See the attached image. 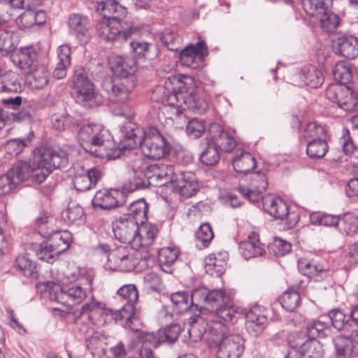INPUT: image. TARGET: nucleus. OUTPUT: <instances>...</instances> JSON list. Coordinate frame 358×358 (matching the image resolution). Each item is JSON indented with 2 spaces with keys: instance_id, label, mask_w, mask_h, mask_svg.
I'll list each match as a JSON object with an SVG mask.
<instances>
[{
  "instance_id": "1",
  "label": "nucleus",
  "mask_w": 358,
  "mask_h": 358,
  "mask_svg": "<svg viewBox=\"0 0 358 358\" xmlns=\"http://www.w3.org/2000/svg\"><path fill=\"white\" fill-rule=\"evenodd\" d=\"M68 161L67 153L64 150L41 147L34 151L29 162L19 161L9 173L16 185L29 180L41 183L53 170L65 167Z\"/></svg>"
},
{
  "instance_id": "2",
  "label": "nucleus",
  "mask_w": 358,
  "mask_h": 358,
  "mask_svg": "<svg viewBox=\"0 0 358 358\" xmlns=\"http://www.w3.org/2000/svg\"><path fill=\"white\" fill-rule=\"evenodd\" d=\"M117 296L122 299L124 304L119 310L113 311L108 308H99L100 303L92 302L91 303H85L81 308V313L87 312H96L101 315L104 322L117 321L118 320H126L125 324L129 327L133 328L132 325L136 321L134 303L138 299V292L136 287L133 284H128L122 286L117 291Z\"/></svg>"
},
{
  "instance_id": "3",
  "label": "nucleus",
  "mask_w": 358,
  "mask_h": 358,
  "mask_svg": "<svg viewBox=\"0 0 358 358\" xmlns=\"http://www.w3.org/2000/svg\"><path fill=\"white\" fill-rule=\"evenodd\" d=\"M208 340V348L217 358H239L245 349V341L238 334L212 336Z\"/></svg>"
},
{
  "instance_id": "4",
  "label": "nucleus",
  "mask_w": 358,
  "mask_h": 358,
  "mask_svg": "<svg viewBox=\"0 0 358 358\" xmlns=\"http://www.w3.org/2000/svg\"><path fill=\"white\" fill-rule=\"evenodd\" d=\"M73 83L72 96L76 103L88 108L98 105L100 101L99 96L83 69L75 70Z\"/></svg>"
},
{
  "instance_id": "5",
  "label": "nucleus",
  "mask_w": 358,
  "mask_h": 358,
  "mask_svg": "<svg viewBox=\"0 0 358 358\" xmlns=\"http://www.w3.org/2000/svg\"><path fill=\"white\" fill-rule=\"evenodd\" d=\"M184 75L172 76L167 78L164 85L156 87L152 93L151 99L161 102L164 107L171 106L178 114V106L184 85Z\"/></svg>"
},
{
  "instance_id": "6",
  "label": "nucleus",
  "mask_w": 358,
  "mask_h": 358,
  "mask_svg": "<svg viewBox=\"0 0 358 358\" xmlns=\"http://www.w3.org/2000/svg\"><path fill=\"white\" fill-rule=\"evenodd\" d=\"M92 280H88L87 287L73 285L71 287H62L59 285L48 281L44 283L45 291L48 292L51 299L64 306H71L81 303L87 296V290H91Z\"/></svg>"
},
{
  "instance_id": "7",
  "label": "nucleus",
  "mask_w": 358,
  "mask_h": 358,
  "mask_svg": "<svg viewBox=\"0 0 358 358\" xmlns=\"http://www.w3.org/2000/svg\"><path fill=\"white\" fill-rule=\"evenodd\" d=\"M139 145L143 154L149 159H160L170 153L171 145L155 127L143 131Z\"/></svg>"
},
{
  "instance_id": "8",
  "label": "nucleus",
  "mask_w": 358,
  "mask_h": 358,
  "mask_svg": "<svg viewBox=\"0 0 358 358\" xmlns=\"http://www.w3.org/2000/svg\"><path fill=\"white\" fill-rule=\"evenodd\" d=\"M191 302L199 312L206 310L215 313L222 305L229 303V297L222 289L199 287L192 291Z\"/></svg>"
},
{
  "instance_id": "9",
  "label": "nucleus",
  "mask_w": 358,
  "mask_h": 358,
  "mask_svg": "<svg viewBox=\"0 0 358 358\" xmlns=\"http://www.w3.org/2000/svg\"><path fill=\"white\" fill-rule=\"evenodd\" d=\"M178 106L179 109L189 110L194 113L203 114L208 108V103L196 94V86L194 79L190 76H184V85Z\"/></svg>"
},
{
  "instance_id": "10",
  "label": "nucleus",
  "mask_w": 358,
  "mask_h": 358,
  "mask_svg": "<svg viewBox=\"0 0 358 358\" xmlns=\"http://www.w3.org/2000/svg\"><path fill=\"white\" fill-rule=\"evenodd\" d=\"M136 31L134 28L131 27L121 30L120 22L115 19H112V20H102L96 25V33L99 38L106 42L113 43L114 45H117L130 39Z\"/></svg>"
},
{
  "instance_id": "11",
  "label": "nucleus",
  "mask_w": 358,
  "mask_h": 358,
  "mask_svg": "<svg viewBox=\"0 0 358 358\" xmlns=\"http://www.w3.org/2000/svg\"><path fill=\"white\" fill-rule=\"evenodd\" d=\"M109 131L98 124L83 125L78 131L77 138L83 148L90 152L93 148H97L105 139L109 137Z\"/></svg>"
},
{
  "instance_id": "12",
  "label": "nucleus",
  "mask_w": 358,
  "mask_h": 358,
  "mask_svg": "<svg viewBox=\"0 0 358 358\" xmlns=\"http://www.w3.org/2000/svg\"><path fill=\"white\" fill-rule=\"evenodd\" d=\"M136 163L143 165L144 177L149 184L164 186L172 183L176 175L173 166L166 164L147 166L141 159L137 160Z\"/></svg>"
},
{
  "instance_id": "13",
  "label": "nucleus",
  "mask_w": 358,
  "mask_h": 358,
  "mask_svg": "<svg viewBox=\"0 0 358 358\" xmlns=\"http://www.w3.org/2000/svg\"><path fill=\"white\" fill-rule=\"evenodd\" d=\"M264 210L276 220H285L288 229L294 227L299 222L294 212H289L287 204L280 198H267L264 202Z\"/></svg>"
},
{
  "instance_id": "14",
  "label": "nucleus",
  "mask_w": 358,
  "mask_h": 358,
  "mask_svg": "<svg viewBox=\"0 0 358 358\" xmlns=\"http://www.w3.org/2000/svg\"><path fill=\"white\" fill-rule=\"evenodd\" d=\"M73 169L75 173L73 184L78 191L84 192L95 187L103 176L102 169L98 166L86 169L83 166H77Z\"/></svg>"
},
{
  "instance_id": "15",
  "label": "nucleus",
  "mask_w": 358,
  "mask_h": 358,
  "mask_svg": "<svg viewBox=\"0 0 358 358\" xmlns=\"http://www.w3.org/2000/svg\"><path fill=\"white\" fill-rule=\"evenodd\" d=\"M289 343L305 358H322L324 350L317 339L307 338L303 333L296 332L289 338Z\"/></svg>"
},
{
  "instance_id": "16",
  "label": "nucleus",
  "mask_w": 358,
  "mask_h": 358,
  "mask_svg": "<svg viewBox=\"0 0 358 358\" xmlns=\"http://www.w3.org/2000/svg\"><path fill=\"white\" fill-rule=\"evenodd\" d=\"M112 226L115 238L123 243H131L141 239L139 225L133 220L120 217L113 222Z\"/></svg>"
},
{
  "instance_id": "17",
  "label": "nucleus",
  "mask_w": 358,
  "mask_h": 358,
  "mask_svg": "<svg viewBox=\"0 0 358 358\" xmlns=\"http://www.w3.org/2000/svg\"><path fill=\"white\" fill-rule=\"evenodd\" d=\"M126 203L124 192L115 189H101L95 194L92 200L94 207L110 210L123 206Z\"/></svg>"
},
{
  "instance_id": "18",
  "label": "nucleus",
  "mask_w": 358,
  "mask_h": 358,
  "mask_svg": "<svg viewBox=\"0 0 358 358\" xmlns=\"http://www.w3.org/2000/svg\"><path fill=\"white\" fill-rule=\"evenodd\" d=\"M207 55L206 44L203 41H199L195 45L186 47L181 51L180 62L182 65L191 69H196Z\"/></svg>"
},
{
  "instance_id": "19",
  "label": "nucleus",
  "mask_w": 358,
  "mask_h": 358,
  "mask_svg": "<svg viewBox=\"0 0 358 358\" xmlns=\"http://www.w3.org/2000/svg\"><path fill=\"white\" fill-rule=\"evenodd\" d=\"M245 317L246 329L250 334L257 336L264 331L267 317L262 306L255 305L246 310Z\"/></svg>"
},
{
  "instance_id": "20",
  "label": "nucleus",
  "mask_w": 358,
  "mask_h": 358,
  "mask_svg": "<svg viewBox=\"0 0 358 358\" xmlns=\"http://www.w3.org/2000/svg\"><path fill=\"white\" fill-rule=\"evenodd\" d=\"M70 31L78 40L80 45H86L90 41V23L89 19L84 15L72 14L69 17Z\"/></svg>"
},
{
  "instance_id": "21",
  "label": "nucleus",
  "mask_w": 358,
  "mask_h": 358,
  "mask_svg": "<svg viewBox=\"0 0 358 358\" xmlns=\"http://www.w3.org/2000/svg\"><path fill=\"white\" fill-rule=\"evenodd\" d=\"M329 317L332 326L338 331H343V335L337 336V337H346L353 343L357 341L354 336V332L357 333V329H352V321L350 315H345L340 309L331 310L329 313ZM336 336L334 338V339Z\"/></svg>"
},
{
  "instance_id": "22",
  "label": "nucleus",
  "mask_w": 358,
  "mask_h": 358,
  "mask_svg": "<svg viewBox=\"0 0 358 358\" xmlns=\"http://www.w3.org/2000/svg\"><path fill=\"white\" fill-rule=\"evenodd\" d=\"M209 133L211 136L210 138H209L211 143L215 145L216 148H220L222 151L229 152L232 151L236 145L234 137L217 123L210 124Z\"/></svg>"
},
{
  "instance_id": "23",
  "label": "nucleus",
  "mask_w": 358,
  "mask_h": 358,
  "mask_svg": "<svg viewBox=\"0 0 358 358\" xmlns=\"http://www.w3.org/2000/svg\"><path fill=\"white\" fill-rule=\"evenodd\" d=\"M13 62L20 69L27 72L33 71L38 66L37 52L31 46L20 48L13 55Z\"/></svg>"
},
{
  "instance_id": "24",
  "label": "nucleus",
  "mask_w": 358,
  "mask_h": 358,
  "mask_svg": "<svg viewBox=\"0 0 358 358\" xmlns=\"http://www.w3.org/2000/svg\"><path fill=\"white\" fill-rule=\"evenodd\" d=\"M108 261L114 264V269L122 272L132 271L136 266V260L125 247H121L108 256Z\"/></svg>"
},
{
  "instance_id": "25",
  "label": "nucleus",
  "mask_w": 358,
  "mask_h": 358,
  "mask_svg": "<svg viewBox=\"0 0 358 358\" xmlns=\"http://www.w3.org/2000/svg\"><path fill=\"white\" fill-rule=\"evenodd\" d=\"M336 54L348 59L358 57V38L352 36L337 38L334 45Z\"/></svg>"
},
{
  "instance_id": "26",
  "label": "nucleus",
  "mask_w": 358,
  "mask_h": 358,
  "mask_svg": "<svg viewBox=\"0 0 358 358\" xmlns=\"http://www.w3.org/2000/svg\"><path fill=\"white\" fill-rule=\"evenodd\" d=\"M240 250L245 259L262 256L265 252L259 241V234L256 232H252L248 236V240L241 243Z\"/></svg>"
},
{
  "instance_id": "27",
  "label": "nucleus",
  "mask_w": 358,
  "mask_h": 358,
  "mask_svg": "<svg viewBox=\"0 0 358 358\" xmlns=\"http://www.w3.org/2000/svg\"><path fill=\"white\" fill-rule=\"evenodd\" d=\"M134 175L128 178L122 184V189L127 193L134 192L136 190L147 187V181L143 179V165L134 162L133 166Z\"/></svg>"
},
{
  "instance_id": "28",
  "label": "nucleus",
  "mask_w": 358,
  "mask_h": 358,
  "mask_svg": "<svg viewBox=\"0 0 358 358\" xmlns=\"http://www.w3.org/2000/svg\"><path fill=\"white\" fill-rule=\"evenodd\" d=\"M200 161L208 166L216 165L220 159V151L216 145L211 143L209 138H206L200 144Z\"/></svg>"
},
{
  "instance_id": "29",
  "label": "nucleus",
  "mask_w": 358,
  "mask_h": 358,
  "mask_svg": "<svg viewBox=\"0 0 358 358\" xmlns=\"http://www.w3.org/2000/svg\"><path fill=\"white\" fill-rule=\"evenodd\" d=\"M110 64L112 71L120 77L127 78L136 71V62L133 58L117 56Z\"/></svg>"
},
{
  "instance_id": "30",
  "label": "nucleus",
  "mask_w": 358,
  "mask_h": 358,
  "mask_svg": "<svg viewBox=\"0 0 358 358\" xmlns=\"http://www.w3.org/2000/svg\"><path fill=\"white\" fill-rule=\"evenodd\" d=\"M334 345L340 358H358V341L353 343L346 337H336Z\"/></svg>"
},
{
  "instance_id": "31",
  "label": "nucleus",
  "mask_w": 358,
  "mask_h": 358,
  "mask_svg": "<svg viewBox=\"0 0 358 358\" xmlns=\"http://www.w3.org/2000/svg\"><path fill=\"white\" fill-rule=\"evenodd\" d=\"M134 56L136 58H145L151 61L156 59L159 55L157 46L153 43H149L143 41H133L130 42Z\"/></svg>"
},
{
  "instance_id": "32",
  "label": "nucleus",
  "mask_w": 358,
  "mask_h": 358,
  "mask_svg": "<svg viewBox=\"0 0 358 358\" xmlns=\"http://www.w3.org/2000/svg\"><path fill=\"white\" fill-rule=\"evenodd\" d=\"M148 203L143 199H140L132 202L127 209V213L124 216L129 220L136 221L138 225L144 224L147 220Z\"/></svg>"
},
{
  "instance_id": "33",
  "label": "nucleus",
  "mask_w": 358,
  "mask_h": 358,
  "mask_svg": "<svg viewBox=\"0 0 358 358\" xmlns=\"http://www.w3.org/2000/svg\"><path fill=\"white\" fill-rule=\"evenodd\" d=\"M22 90L23 86L18 73L8 71L0 74V92L17 93Z\"/></svg>"
},
{
  "instance_id": "34",
  "label": "nucleus",
  "mask_w": 358,
  "mask_h": 358,
  "mask_svg": "<svg viewBox=\"0 0 358 358\" xmlns=\"http://www.w3.org/2000/svg\"><path fill=\"white\" fill-rule=\"evenodd\" d=\"M300 78L305 85L312 88L319 87L324 80L322 71L312 65H306L301 68Z\"/></svg>"
},
{
  "instance_id": "35",
  "label": "nucleus",
  "mask_w": 358,
  "mask_h": 358,
  "mask_svg": "<svg viewBox=\"0 0 358 358\" xmlns=\"http://www.w3.org/2000/svg\"><path fill=\"white\" fill-rule=\"evenodd\" d=\"M106 141L103 142L97 148L92 149L90 152L95 156L106 159H115L119 157L121 155V150L117 148L114 142L111 140V136L109 134V137L105 139Z\"/></svg>"
},
{
  "instance_id": "36",
  "label": "nucleus",
  "mask_w": 358,
  "mask_h": 358,
  "mask_svg": "<svg viewBox=\"0 0 358 358\" xmlns=\"http://www.w3.org/2000/svg\"><path fill=\"white\" fill-rule=\"evenodd\" d=\"M96 12L103 17V20H116L113 15L120 12L123 8L115 0H100L96 1Z\"/></svg>"
},
{
  "instance_id": "37",
  "label": "nucleus",
  "mask_w": 358,
  "mask_h": 358,
  "mask_svg": "<svg viewBox=\"0 0 358 358\" xmlns=\"http://www.w3.org/2000/svg\"><path fill=\"white\" fill-rule=\"evenodd\" d=\"M255 166V159L250 152L241 150V154L234 159L233 167L238 173L247 174Z\"/></svg>"
},
{
  "instance_id": "38",
  "label": "nucleus",
  "mask_w": 358,
  "mask_h": 358,
  "mask_svg": "<svg viewBox=\"0 0 358 358\" xmlns=\"http://www.w3.org/2000/svg\"><path fill=\"white\" fill-rule=\"evenodd\" d=\"M64 220L69 224H80L84 222L85 213L83 208L74 201L69 203L67 208L62 213Z\"/></svg>"
},
{
  "instance_id": "39",
  "label": "nucleus",
  "mask_w": 358,
  "mask_h": 358,
  "mask_svg": "<svg viewBox=\"0 0 358 358\" xmlns=\"http://www.w3.org/2000/svg\"><path fill=\"white\" fill-rule=\"evenodd\" d=\"M251 184L249 187L239 186L238 191L241 194L263 193L268 187V182L266 176L264 173L256 172L252 174L250 177Z\"/></svg>"
},
{
  "instance_id": "40",
  "label": "nucleus",
  "mask_w": 358,
  "mask_h": 358,
  "mask_svg": "<svg viewBox=\"0 0 358 358\" xmlns=\"http://www.w3.org/2000/svg\"><path fill=\"white\" fill-rule=\"evenodd\" d=\"M301 3L307 15L316 17L331 8L333 0H301Z\"/></svg>"
},
{
  "instance_id": "41",
  "label": "nucleus",
  "mask_w": 358,
  "mask_h": 358,
  "mask_svg": "<svg viewBox=\"0 0 358 358\" xmlns=\"http://www.w3.org/2000/svg\"><path fill=\"white\" fill-rule=\"evenodd\" d=\"M34 138V131H31L29 135L22 138H13L7 141L5 145V150L7 154L17 156L22 152L24 148L31 145L32 138Z\"/></svg>"
},
{
  "instance_id": "42",
  "label": "nucleus",
  "mask_w": 358,
  "mask_h": 358,
  "mask_svg": "<svg viewBox=\"0 0 358 358\" xmlns=\"http://www.w3.org/2000/svg\"><path fill=\"white\" fill-rule=\"evenodd\" d=\"M29 73V85L33 89H43L48 83V71L43 66H37Z\"/></svg>"
},
{
  "instance_id": "43",
  "label": "nucleus",
  "mask_w": 358,
  "mask_h": 358,
  "mask_svg": "<svg viewBox=\"0 0 358 358\" xmlns=\"http://www.w3.org/2000/svg\"><path fill=\"white\" fill-rule=\"evenodd\" d=\"M220 254L217 256L215 254L210 255L205 259V270L211 275L220 277L224 272L226 262L219 258Z\"/></svg>"
},
{
  "instance_id": "44",
  "label": "nucleus",
  "mask_w": 358,
  "mask_h": 358,
  "mask_svg": "<svg viewBox=\"0 0 358 358\" xmlns=\"http://www.w3.org/2000/svg\"><path fill=\"white\" fill-rule=\"evenodd\" d=\"M172 308L176 313L180 314L188 310L192 305L189 302V295L185 291H179L172 293L170 296Z\"/></svg>"
},
{
  "instance_id": "45",
  "label": "nucleus",
  "mask_w": 358,
  "mask_h": 358,
  "mask_svg": "<svg viewBox=\"0 0 358 358\" xmlns=\"http://www.w3.org/2000/svg\"><path fill=\"white\" fill-rule=\"evenodd\" d=\"M337 229L342 234L353 236L358 230V217L350 213L345 214L341 218L339 217Z\"/></svg>"
},
{
  "instance_id": "46",
  "label": "nucleus",
  "mask_w": 358,
  "mask_h": 358,
  "mask_svg": "<svg viewBox=\"0 0 358 358\" xmlns=\"http://www.w3.org/2000/svg\"><path fill=\"white\" fill-rule=\"evenodd\" d=\"M179 255V250L173 248H163L159 250L158 259L162 268L169 272L168 269L177 260Z\"/></svg>"
},
{
  "instance_id": "47",
  "label": "nucleus",
  "mask_w": 358,
  "mask_h": 358,
  "mask_svg": "<svg viewBox=\"0 0 358 358\" xmlns=\"http://www.w3.org/2000/svg\"><path fill=\"white\" fill-rule=\"evenodd\" d=\"M46 242L50 244V248L56 250L55 253L58 252L59 255L66 250L69 247L68 234L66 231L62 233L55 231L50 237L48 238Z\"/></svg>"
},
{
  "instance_id": "48",
  "label": "nucleus",
  "mask_w": 358,
  "mask_h": 358,
  "mask_svg": "<svg viewBox=\"0 0 358 358\" xmlns=\"http://www.w3.org/2000/svg\"><path fill=\"white\" fill-rule=\"evenodd\" d=\"M328 145L325 140L314 138L309 141L306 147V153L310 158H322L328 150Z\"/></svg>"
},
{
  "instance_id": "49",
  "label": "nucleus",
  "mask_w": 358,
  "mask_h": 358,
  "mask_svg": "<svg viewBox=\"0 0 358 358\" xmlns=\"http://www.w3.org/2000/svg\"><path fill=\"white\" fill-rule=\"evenodd\" d=\"M330 329L328 323L321 320H315L310 323L306 327L307 338L316 339L319 338H324L329 336Z\"/></svg>"
},
{
  "instance_id": "50",
  "label": "nucleus",
  "mask_w": 358,
  "mask_h": 358,
  "mask_svg": "<svg viewBox=\"0 0 358 358\" xmlns=\"http://www.w3.org/2000/svg\"><path fill=\"white\" fill-rule=\"evenodd\" d=\"M310 223L315 226L338 227L339 217L325 214L320 212H313L310 214Z\"/></svg>"
},
{
  "instance_id": "51",
  "label": "nucleus",
  "mask_w": 358,
  "mask_h": 358,
  "mask_svg": "<svg viewBox=\"0 0 358 358\" xmlns=\"http://www.w3.org/2000/svg\"><path fill=\"white\" fill-rule=\"evenodd\" d=\"M122 133L124 138L129 141L128 144L129 148H134L137 144H139L140 138H142V136H138V134H143V131L133 122H128L123 126Z\"/></svg>"
},
{
  "instance_id": "52",
  "label": "nucleus",
  "mask_w": 358,
  "mask_h": 358,
  "mask_svg": "<svg viewBox=\"0 0 358 358\" xmlns=\"http://www.w3.org/2000/svg\"><path fill=\"white\" fill-rule=\"evenodd\" d=\"M334 78L339 85H346L352 79V73L350 67L343 62H338L333 70Z\"/></svg>"
},
{
  "instance_id": "53",
  "label": "nucleus",
  "mask_w": 358,
  "mask_h": 358,
  "mask_svg": "<svg viewBox=\"0 0 358 358\" xmlns=\"http://www.w3.org/2000/svg\"><path fill=\"white\" fill-rule=\"evenodd\" d=\"M322 28L327 32H333L340 23V18L336 13L331 11V8L328 10H324L319 15Z\"/></svg>"
},
{
  "instance_id": "54",
  "label": "nucleus",
  "mask_w": 358,
  "mask_h": 358,
  "mask_svg": "<svg viewBox=\"0 0 358 358\" xmlns=\"http://www.w3.org/2000/svg\"><path fill=\"white\" fill-rule=\"evenodd\" d=\"M217 316L226 322H236L241 316L239 308L229 306L228 303L222 305L216 312Z\"/></svg>"
},
{
  "instance_id": "55",
  "label": "nucleus",
  "mask_w": 358,
  "mask_h": 358,
  "mask_svg": "<svg viewBox=\"0 0 358 358\" xmlns=\"http://www.w3.org/2000/svg\"><path fill=\"white\" fill-rule=\"evenodd\" d=\"M213 236L210 225L208 223L201 224L196 232V245L200 248L208 247Z\"/></svg>"
},
{
  "instance_id": "56",
  "label": "nucleus",
  "mask_w": 358,
  "mask_h": 358,
  "mask_svg": "<svg viewBox=\"0 0 358 358\" xmlns=\"http://www.w3.org/2000/svg\"><path fill=\"white\" fill-rule=\"evenodd\" d=\"M53 221V217H48L46 214L36 218V225L41 236L48 238L55 231L52 224Z\"/></svg>"
},
{
  "instance_id": "57",
  "label": "nucleus",
  "mask_w": 358,
  "mask_h": 358,
  "mask_svg": "<svg viewBox=\"0 0 358 358\" xmlns=\"http://www.w3.org/2000/svg\"><path fill=\"white\" fill-rule=\"evenodd\" d=\"M298 268L303 275L309 278L316 276L322 273H327V269L322 265L314 264L307 259H299L298 262Z\"/></svg>"
},
{
  "instance_id": "58",
  "label": "nucleus",
  "mask_w": 358,
  "mask_h": 358,
  "mask_svg": "<svg viewBox=\"0 0 358 358\" xmlns=\"http://www.w3.org/2000/svg\"><path fill=\"white\" fill-rule=\"evenodd\" d=\"M108 94L111 101L122 103L128 100L130 92L124 84L117 83L111 85Z\"/></svg>"
},
{
  "instance_id": "59",
  "label": "nucleus",
  "mask_w": 358,
  "mask_h": 358,
  "mask_svg": "<svg viewBox=\"0 0 358 358\" xmlns=\"http://www.w3.org/2000/svg\"><path fill=\"white\" fill-rule=\"evenodd\" d=\"M203 318L199 315H194L187 320V324L190 326L188 334L194 341L201 340L207 332L203 327L199 328V323H203Z\"/></svg>"
},
{
  "instance_id": "60",
  "label": "nucleus",
  "mask_w": 358,
  "mask_h": 358,
  "mask_svg": "<svg viewBox=\"0 0 358 358\" xmlns=\"http://www.w3.org/2000/svg\"><path fill=\"white\" fill-rule=\"evenodd\" d=\"M158 233V229L156 226L152 224H146L143 226L142 224L139 227V235L141 239H136V241L143 245H150L155 239Z\"/></svg>"
},
{
  "instance_id": "61",
  "label": "nucleus",
  "mask_w": 358,
  "mask_h": 358,
  "mask_svg": "<svg viewBox=\"0 0 358 358\" xmlns=\"http://www.w3.org/2000/svg\"><path fill=\"white\" fill-rule=\"evenodd\" d=\"M300 296L298 292L294 290L283 293L281 298V305L287 311H294L299 306Z\"/></svg>"
},
{
  "instance_id": "62",
  "label": "nucleus",
  "mask_w": 358,
  "mask_h": 358,
  "mask_svg": "<svg viewBox=\"0 0 358 358\" xmlns=\"http://www.w3.org/2000/svg\"><path fill=\"white\" fill-rule=\"evenodd\" d=\"M163 44L170 50L177 52L181 48V37L173 31H166L161 37Z\"/></svg>"
},
{
  "instance_id": "63",
  "label": "nucleus",
  "mask_w": 358,
  "mask_h": 358,
  "mask_svg": "<svg viewBox=\"0 0 358 358\" xmlns=\"http://www.w3.org/2000/svg\"><path fill=\"white\" fill-rule=\"evenodd\" d=\"M206 131L204 122L198 118L189 120L186 127V133L191 138H200Z\"/></svg>"
},
{
  "instance_id": "64",
  "label": "nucleus",
  "mask_w": 358,
  "mask_h": 358,
  "mask_svg": "<svg viewBox=\"0 0 358 358\" xmlns=\"http://www.w3.org/2000/svg\"><path fill=\"white\" fill-rule=\"evenodd\" d=\"M50 247V244L44 242L40 245V249L37 251L36 255L39 259L48 263L52 264L59 257V253Z\"/></svg>"
}]
</instances>
